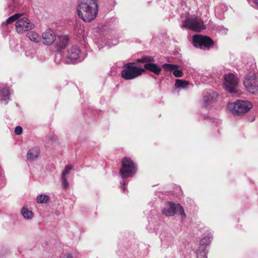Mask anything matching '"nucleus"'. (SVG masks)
Returning a JSON list of instances; mask_svg holds the SVG:
<instances>
[{"mask_svg": "<svg viewBox=\"0 0 258 258\" xmlns=\"http://www.w3.org/2000/svg\"><path fill=\"white\" fill-rule=\"evenodd\" d=\"M98 12V6L96 2H82L77 9L79 17L84 22H90L94 20Z\"/></svg>", "mask_w": 258, "mask_h": 258, "instance_id": "1", "label": "nucleus"}, {"mask_svg": "<svg viewBox=\"0 0 258 258\" xmlns=\"http://www.w3.org/2000/svg\"><path fill=\"white\" fill-rule=\"evenodd\" d=\"M145 70L133 63H128L124 65L123 70L121 72L122 78L128 80L134 79L142 75Z\"/></svg>", "mask_w": 258, "mask_h": 258, "instance_id": "2", "label": "nucleus"}, {"mask_svg": "<svg viewBox=\"0 0 258 258\" xmlns=\"http://www.w3.org/2000/svg\"><path fill=\"white\" fill-rule=\"evenodd\" d=\"M252 107V103L246 100H237L234 102L229 103L227 107L233 114L239 115L248 111Z\"/></svg>", "mask_w": 258, "mask_h": 258, "instance_id": "3", "label": "nucleus"}, {"mask_svg": "<svg viewBox=\"0 0 258 258\" xmlns=\"http://www.w3.org/2000/svg\"><path fill=\"white\" fill-rule=\"evenodd\" d=\"M161 212L163 215L167 217L173 216L176 213H177L181 215L182 220L186 218L184 209L179 204L175 205L171 202H166L163 207Z\"/></svg>", "mask_w": 258, "mask_h": 258, "instance_id": "4", "label": "nucleus"}, {"mask_svg": "<svg viewBox=\"0 0 258 258\" xmlns=\"http://www.w3.org/2000/svg\"><path fill=\"white\" fill-rule=\"evenodd\" d=\"M122 166L119 173L122 178L133 176L137 172L136 165L130 158L125 157L121 161Z\"/></svg>", "mask_w": 258, "mask_h": 258, "instance_id": "5", "label": "nucleus"}, {"mask_svg": "<svg viewBox=\"0 0 258 258\" xmlns=\"http://www.w3.org/2000/svg\"><path fill=\"white\" fill-rule=\"evenodd\" d=\"M181 27L188 29L196 32H200L202 30L205 29L203 21L197 17L192 18H186L185 20L183 22Z\"/></svg>", "mask_w": 258, "mask_h": 258, "instance_id": "6", "label": "nucleus"}, {"mask_svg": "<svg viewBox=\"0 0 258 258\" xmlns=\"http://www.w3.org/2000/svg\"><path fill=\"white\" fill-rule=\"evenodd\" d=\"M192 43L195 47L202 49H209L213 44V40L207 36L195 35L193 36Z\"/></svg>", "mask_w": 258, "mask_h": 258, "instance_id": "7", "label": "nucleus"}, {"mask_svg": "<svg viewBox=\"0 0 258 258\" xmlns=\"http://www.w3.org/2000/svg\"><path fill=\"white\" fill-rule=\"evenodd\" d=\"M238 85L237 78L232 74L224 75V86L225 89L230 93H236Z\"/></svg>", "mask_w": 258, "mask_h": 258, "instance_id": "8", "label": "nucleus"}, {"mask_svg": "<svg viewBox=\"0 0 258 258\" xmlns=\"http://www.w3.org/2000/svg\"><path fill=\"white\" fill-rule=\"evenodd\" d=\"M15 26L18 33H23L33 29L34 24L28 18L23 17L17 21Z\"/></svg>", "mask_w": 258, "mask_h": 258, "instance_id": "9", "label": "nucleus"}, {"mask_svg": "<svg viewBox=\"0 0 258 258\" xmlns=\"http://www.w3.org/2000/svg\"><path fill=\"white\" fill-rule=\"evenodd\" d=\"M244 85L246 90L250 93L258 92V85L254 74H249L244 80Z\"/></svg>", "mask_w": 258, "mask_h": 258, "instance_id": "10", "label": "nucleus"}, {"mask_svg": "<svg viewBox=\"0 0 258 258\" xmlns=\"http://www.w3.org/2000/svg\"><path fill=\"white\" fill-rule=\"evenodd\" d=\"M153 60L150 56H145L142 58L138 59V62H147L144 65L145 69L149 70L156 75H159L161 71V68L156 63H151Z\"/></svg>", "mask_w": 258, "mask_h": 258, "instance_id": "11", "label": "nucleus"}, {"mask_svg": "<svg viewBox=\"0 0 258 258\" xmlns=\"http://www.w3.org/2000/svg\"><path fill=\"white\" fill-rule=\"evenodd\" d=\"M218 99L219 95L216 92L213 91H208L203 97L204 105L206 107H209Z\"/></svg>", "mask_w": 258, "mask_h": 258, "instance_id": "12", "label": "nucleus"}, {"mask_svg": "<svg viewBox=\"0 0 258 258\" xmlns=\"http://www.w3.org/2000/svg\"><path fill=\"white\" fill-rule=\"evenodd\" d=\"M67 58L71 61L78 59L81 61L83 59L81 57V51L77 46H72L68 50Z\"/></svg>", "mask_w": 258, "mask_h": 258, "instance_id": "13", "label": "nucleus"}, {"mask_svg": "<svg viewBox=\"0 0 258 258\" xmlns=\"http://www.w3.org/2000/svg\"><path fill=\"white\" fill-rule=\"evenodd\" d=\"M197 248L196 254L197 258H207L206 249L209 247L208 243H197L196 246Z\"/></svg>", "mask_w": 258, "mask_h": 258, "instance_id": "14", "label": "nucleus"}, {"mask_svg": "<svg viewBox=\"0 0 258 258\" xmlns=\"http://www.w3.org/2000/svg\"><path fill=\"white\" fill-rule=\"evenodd\" d=\"M42 41L43 43L45 45H50L55 40V36L53 31L50 29L46 30L42 36Z\"/></svg>", "mask_w": 258, "mask_h": 258, "instance_id": "15", "label": "nucleus"}, {"mask_svg": "<svg viewBox=\"0 0 258 258\" xmlns=\"http://www.w3.org/2000/svg\"><path fill=\"white\" fill-rule=\"evenodd\" d=\"M162 68L168 71H173V75L175 77H181L183 76L182 72L178 69H176L178 68V66L175 64H172L169 63H164L162 65Z\"/></svg>", "mask_w": 258, "mask_h": 258, "instance_id": "16", "label": "nucleus"}, {"mask_svg": "<svg viewBox=\"0 0 258 258\" xmlns=\"http://www.w3.org/2000/svg\"><path fill=\"white\" fill-rule=\"evenodd\" d=\"M73 166L68 165L67 166L64 170L63 171L62 174L61 176V181L63 187L66 188L69 187V183L68 181V178L71 170Z\"/></svg>", "mask_w": 258, "mask_h": 258, "instance_id": "17", "label": "nucleus"}, {"mask_svg": "<svg viewBox=\"0 0 258 258\" xmlns=\"http://www.w3.org/2000/svg\"><path fill=\"white\" fill-rule=\"evenodd\" d=\"M69 39L67 36H59L56 40V43L60 49L66 48L68 43Z\"/></svg>", "mask_w": 258, "mask_h": 258, "instance_id": "18", "label": "nucleus"}, {"mask_svg": "<svg viewBox=\"0 0 258 258\" xmlns=\"http://www.w3.org/2000/svg\"><path fill=\"white\" fill-rule=\"evenodd\" d=\"M40 150L38 147H34L30 149L27 153V157L29 160H34L37 158L39 154Z\"/></svg>", "mask_w": 258, "mask_h": 258, "instance_id": "19", "label": "nucleus"}, {"mask_svg": "<svg viewBox=\"0 0 258 258\" xmlns=\"http://www.w3.org/2000/svg\"><path fill=\"white\" fill-rule=\"evenodd\" d=\"M21 213L23 218L25 219L30 220L33 217V213L29 210L27 207L24 206L21 210Z\"/></svg>", "mask_w": 258, "mask_h": 258, "instance_id": "20", "label": "nucleus"}, {"mask_svg": "<svg viewBox=\"0 0 258 258\" xmlns=\"http://www.w3.org/2000/svg\"><path fill=\"white\" fill-rule=\"evenodd\" d=\"M27 36L31 41L35 42H38L40 40L39 35L35 31L29 32Z\"/></svg>", "mask_w": 258, "mask_h": 258, "instance_id": "21", "label": "nucleus"}, {"mask_svg": "<svg viewBox=\"0 0 258 258\" xmlns=\"http://www.w3.org/2000/svg\"><path fill=\"white\" fill-rule=\"evenodd\" d=\"M50 200L48 196L46 195H40L37 197V202L38 204H45Z\"/></svg>", "mask_w": 258, "mask_h": 258, "instance_id": "22", "label": "nucleus"}, {"mask_svg": "<svg viewBox=\"0 0 258 258\" xmlns=\"http://www.w3.org/2000/svg\"><path fill=\"white\" fill-rule=\"evenodd\" d=\"M9 92L7 88L0 90V100L6 101L9 99Z\"/></svg>", "mask_w": 258, "mask_h": 258, "instance_id": "23", "label": "nucleus"}, {"mask_svg": "<svg viewBox=\"0 0 258 258\" xmlns=\"http://www.w3.org/2000/svg\"><path fill=\"white\" fill-rule=\"evenodd\" d=\"M188 85V82L182 80L177 79L175 81V86L176 88H184Z\"/></svg>", "mask_w": 258, "mask_h": 258, "instance_id": "24", "label": "nucleus"}, {"mask_svg": "<svg viewBox=\"0 0 258 258\" xmlns=\"http://www.w3.org/2000/svg\"><path fill=\"white\" fill-rule=\"evenodd\" d=\"M22 16L21 14L17 13L13 16L10 17L7 20H6V24L7 25L10 24L12 23L15 22L16 20H18L19 19V18Z\"/></svg>", "mask_w": 258, "mask_h": 258, "instance_id": "25", "label": "nucleus"}, {"mask_svg": "<svg viewBox=\"0 0 258 258\" xmlns=\"http://www.w3.org/2000/svg\"><path fill=\"white\" fill-rule=\"evenodd\" d=\"M216 29L222 35H225L228 32V29L224 28L222 26H217Z\"/></svg>", "mask_w": 258, "mask_h": 258, "instance_id": "26", "label": "nucleus"}, {"mask_svg": "<svg viewBox=\"0 0 258 258\" xmlns=\"http://www.w3.org/2000/svg\"><path fill=\"white\" fill-rule=\"evenodd\" d=\"M23 129L22 127L20 126H17L16 127L15 129V133L17 135H21L22 133Z\"/></svg>", "mask_w": 258, "mask_h": 258, "instance_id": "27", "label": "nucleus"}, {"mask_svg": "<svg viewBox=\"0 0 258 258\" xmlns=\"http://www.w3.org/2000/svg\"><path fill=\"white\" fill-rule=\"evenodd\" d=\"M125 181H123L122 183H121V185H120V187L122 188L123 191H124L125 189Z\"/></svg>", "mask_w": 258, "mask_h": 258, "instance_id": "28", "label": "nucleus"}, {"mask_svg": "<svg viewBox=\"0 0 258 258\" xmlns=\"http://www.w3.org/2000/svg\"><path fill=\"white\" fill-rule=\"evenodd\" d=\"M208 238V240L206 239V237L204 238V239H205V240L206 241V242H211L212 240H213V237L212 236H209Z\"/></svg>", "mask_w": 258, "mask_h": 258, "instance_id": "29", "label": "nucleus"}, {"mask_svg": "<svg viewBox=\"0 0 258 258\" xmlns=\"http://www.w3.org/2000/svg\"><path fill=\"white\" fill-rule=\"evenodd\" d=\"M61 258H72V256L71 254H67L63 255Z\"/></svg>", "mask_w": 258, "mask_h": 258, "instance_id": "30", "label": "nucleus"}, {"mask_svg": "<svg viewBox=\"0 0 258 258\" xmlns=\"http://www.w3.org/2000/svg\"><path fill=\"white\" fill-rule=\"evenodd\" d=\"M12 1H13L14 2V3L15 8L19 6V4H17V5H15V3H16V0H12Z\"/></svg>", "mask_w": 258, "mask_h": 258, "instance_id": "31", "label": "nucleus"}, {"mask_svg": "<svg viewBox=\"0 0 258 258\" xmlns=\"http://www.w3.org/2000/svg\"><path fill=\"white\" fill-rule=\"evenodd\" d=\"M254 3H255V4L258 7V0H254Z\"/></svg>", "mask_w": 258, "mask_h": 258, "instance_id": "32", "label": "nucleus"}, {"mask_svg": "<svg viewBox=\"0 0 258 258\" xmlns=\"http://www.w3.org/2000/svg\"><path fill=\"white\" fill-rule=\"evenodd\" d=\"M92 1V2H96L97 3V1L98 0H91Z\"/></svg>", "mask_w": 258, "mask_h": 258, "instance_id": "33", "label": "nucleus"}]
</instances>
